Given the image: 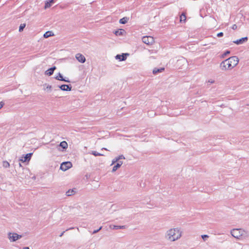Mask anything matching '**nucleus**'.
Segmentation results:
<instances>
[{"mask_svg":"<svg viewBox=\"0 0 249 249\" xmlns=\"http://www.w3.org/2000/svg\"><path fill=\"white\" fill-rule=\"evenodd\" d=\"M142 42L147 45L152 44L154 42V39L151 36H143L142 38Z\"/></svg>","mask_w":249,"mask_h":249,"instance_id":"nucleus-6","label":"nucleus"},{"mask_svg":"<svg viewBox=\"0 0 249 249\" xmlns=\"http://www.w3.org/2000/svg\"><path fill=\"white\" fill-rule=\"evenodd\" d=\"M54 35L52 31H47L43 35L44 38H48L50 36H52Z\"/></svg>","mask_w":249,"mask_h":249,"instance_id":"nucleus-18","label":"nucleus"},{"mask_svg":"<svg viewBox=\"0 0 249 249\" xmlns=\"http://www.w3.org/2000/svg\"><path fill=\"white\" fill-rule=\"evenodd\" d=\"M125 228V226L110 225V228L113 230L123 229Z\"/></svg>","mask_w":249,"mask_h":249,"instance_id":"nucleus-15","label":"nucleus"},{"mask_svg":"<svg viewBox=\"0 0 249 249\" xmlns=\"http://www.w3.org/2000/svg\"><path fill=\"white\" fill-rule=\"evenodd\" d=\"M209 82L211 83H214V80H212V79H211V80H209L208 81Z\"/></svg>","mask_w":249,"mask_h":249,"instance_id":"nucleus-37","label":"nucleus"},{"mask_svg":"<svg viewBox=\"0 0 249 249\" xmlns=\"http://www.w3.org/2000/svg\"><path fill=\"white\" fill-rule=\"evenodd\" d=\"M120 164H116L115 165H114L112 168V171L113 172H115L119 168H120Z\"/></svg>","mask_w":249,"mask_h":249,"instance_id":"nucleus-24","label":"nucleus"},{"mask_svg":"<svg viewBox=\"0 0 249 249\" xmlns=\"http://www.w3.org/2000/svg\"><path fill=\"white\" fill-rule=\"evenodd\" d=\"M59 146L63 149H66L68 147V143L66 141H63L60 143Z\"/></svg>","mask_w":249,"mask_h":249,"instance_id":"nucleus-19","label":"nucleus"},{"mask_svg":"<svg viewBox=\"0 0 249 249\" xmlns=\"http://www.w3.org/2000/svg\"><path fill=\"white\" fill-rule=\"evenodd\" d=\"M3 165L4 167L7 168L9 167L10 164L7 161H4L3 163Z\"/></svg>","mask_w":249,"mask_h":249,"instance_id":"nucleus-27","label":"nucleus"},{"mask_svg":"<svg viewBox=\"0 0 249 249\" xmlns=\"http://www.w3.org/2000/svg\"><path fill=\"white\" fill-rule=\"evenodd\" d=\"M118 160H119L121 159H125L123 155H120L118 157H117Z\"/></svg>","mask_w":249,"mask_h":249,"instance_id":"nucleus-31","label":"nucleus"},{"mask_svg":"<svg viewBox=\"0 0 249 249\" xmlns=\"http://www.w3.org/2000/svg\"><path fill=\"white\" fill-rule=\"evenodd\" d=\"M223 36V33L222 32H220L217 34V37H221Z\"/></svg>","mask_w":249,"mask_h":249,"instance_id":"nucleus-32","label":"nucleus"},{"mask_svg":"<svg viewBox=\"0 0 249 249\" xmlns=\"http://www.w3.org/2000/svg\"><path fill=\"white\" fill-rule=\"evenodd\" d=\"M25 26L26 24L25 23L21 24L19 28V32H22L25 27Z\"/></svg>","mask_w":249,"mask_h":249,"instance_id":"nucleus-25","label":"nucleus"},{"mask_svg":"<svg viewBox=\"0 0 249 249\" xmlns=\"http://www.w3.org/2000/svg\"><path fill=\"white\" fill-rule=\"evenodd\" d=\"M244 232V230L241 229H235L231 231V233L234 238L239 239L243 235Z\"/></svg>","mask_w":249,"mask_h":249,"instance_id":"nucleus-3","label":"nucleus"},{"mask_svg":"<svg viewBox=\"0 0 249 249\" xmlns=\"http://www.w3.org/2000/svg\"><path fill=\"white\" fill-rule=\"evenodd\" d=\"M52 86H50V85H47L46 87V89H47V90H51L52 89Z\"/></svg>","mask_w":249,"mask_h":249,"instance_id":"nucleus-33","label":"nucleus"},{"mask_svg":"<svg viewBox=\"0 0 249 249\" xmlns=\"http://www.w3.org/2000/svg\"><path fill=\"white\" fill-rule=\"evenodd\" d=\"M65 231H63L61 234L60 235H59L60 237H62L63 236V235L64 234Z\"/></svg>","mask_w":249,"mask_h":249,"instance_id":"nucleus-38","label":"nucleus"},{"mask_svg":"<svg viewBox=\"0 0 249 249\" xmlns=\"http://www.w3.org/2000/svg\"><path fill=\"white\" fill-rule=\"evenodd\" d=\"M72 165L71 162L70 161H66L63 162L62 163H61L60 165V169L62 171H66L68 169L71 168L72 167Z\"/></svg>","mask_w":249,"mask_h":249,"instance_id":"nucleus-5","label":"nucleus"},{"mask_svg":"<svg viewBox=\"0 0 249 249\" xmlns=\"http://www.w3.org/2000/svg\"><path fill=\"white\" fill-rule=\"evenodd\" d=\"M125 31L124 30V29H118V30L117 31H115V32H114V34H115V35H116L117 36H122L124 35V34L125 33Z\"/></svg>","mask_w":249,"mask_h":249,"instance_id":"nucleus-14","label":"nucleus"},{"mask_svg":"<svg viewBox=\"0 0 249 249\" xmlns=\"http://www.w3.org/2000/svg\"><path fill=\"white\" fill-rule=\"evenodd\" d=\"M75 58L79 62L81 63H84L86 61L85 57L81 53H77L75 55Z\"/></svg>","mask_w":249,"mask_h":249,"instance_id":"nucleus-7","label":"nucleus"},{"mask_svg":"<svg viewBox=\"0 0 249 249\" xmlns=\"http://www.w3.org/2000/svg\"><path fill=\"white\" fill-rule=\"evenodd\" d=\"M54 0H50L45 3V8H47L51 6V3L53 2Z\"/></svg>","mask_w":249,"mask_h":249,"instance_id":"nucleus-21","label":"nucleus"},{"mask_svg":"<svg viewBox=\"0 0 249 249\" xmlns=\"http://www.w3.org/2000/svg\"><path fill=\"white\" fill-rule=\"evenodd\" d=\"M55 69H56V67L55 66H53V67L50 68L49 69H48L46 71H45V74L46 75H47L51 76V75H52L53 74V71H54Z\"/></svg>","mask_w":249,"mask_h":249,"instance_id":"nucleus-12","label":"nucleus"},{"mask_svg":"<svg viewBox=\"0 0 249 249\" xmlns=\"http://www.w3.org/2000/svg\"><path fill=\"white\" fill-rule=\"evenodd\" d=\"M118 160L117 159V157H116L115 158H114L112 161V163L111 165H113L114 164L115 162H117Z\"/></svg>","mask_w":249,"mask_h":249,"instance_id":"nucleus-30","label":"nucleus"},{"mask_svg":"<svg viewBox=\"0 0 249 249\" xmlns=\"http://www.w3.org/2000/svg\"><path fill=\"white\" fill-rule=\"evenodd\" d=\"M91 154H92V155H93L94 156H104V155H103V154H101V153H98V152H96V151H92Z\"/></svg>","mask_w":249,"mask_h":249,"instance_id":"nucleus-23","label":"nucleus"},{"mask_svg":"<svg viewBox=\"0 0 249 249\" xmlns=\"http://www.w3.org/2000/svg\"><path fill=\"white\" fill-rule=\"evenodd\" d=\"M128 53H122V54H117L115 56L116 59H118L120 61H124L126 59V56L128 55Z\"/></svg>","mask_w":249,"mask_h":249,"instance_id":"nucleus-8","label":"nucleus"},{"mask_svg":"<svg viewBox=\"0 0 249 249\" xmlns=\"http://www.w3.org/2000/svg\"><path fill=\"white\" fill-rule=\"evenodd\" d=\"M186 16L184 13H182V14L180 16V22L182 21H185L186 20Z\"/></svg>","mask_w":249,"mask_h":249,"instance_id":"nucleus-22","label":"nucleus"},{"mask_svg":"<svg viewBox=\"0 0 249 249\" xmlns=\"http://www.w3.org/2000/svg\"><path fill=\"white\" fill-rule=\"evenodd\" d=\"M182 231L179 228H172L166 231L165 237L170 241L174 242L180 238Z\"/></svg>","mask_w":249,"mask_h":249,"instance_id":"nucleus-2","label":"nucleus"},{"mask_svg":"<svg viewBox=\"0 0 249 249\" xmlns=\"http://www.w3.org/2000/svg\"><path fill=\"white\" fill-rule=\"evenodd\" d=\"M201 237L203 239V240L205 241L206 239L209 237V236L208 235L204 234V235H202Z\"/></svg>","mask_w":249,"mask_h":249,"instance_id":"nucleus-29","label":"nucleus"},{"mask_svg":"<svg viewBox=\"0 0 249 249\" xmlns=\"http://www.w3.org/2000/svg\"><path fill=\"white\" fill-rule=\"evenodd\" d=\"M237 28V26L236 24H233L232 26V29L233 30H236Z\"/></svg>","mask_w":249,"mask_h":249,"instance_id":"nucleus-34","label":"nucleus"},{"mask_svg":"<svg viewBox=\"0 0 249 249\" xmlns=\"http://www.w3.org/2000/svg\"><path fill=\"white\" fill-rule=\"evenodd\" d=\"M19 165L20 166H21V164L20 163H19Z\"/></svg>","mask_w":249,"mask_h":249,"instance_id":"nucleus-42","label":"nucleus"},{"mask_svg":"<svg viewBox=\"0 0 249 249\" xmlns=\"http://www.w3.org/2000/svg\"><path fill=\"white\" fill-rule=\"evenodd\" d=\"M239 63V59L237 56H231L228 59L222 61L220 64V68L222 71L231 70L237 65Z\"/></svg>","mask_w":249,"mask_h":249,"instance_id":"nucleus-1","label":"nucleus"},{"mask_svg":"<svg viewBox=\"0 0 249 249\" xmlns=\"http://www.w3.org/2000/svg\"><path fill=\"white\" fill-rule=\"evenodd\" d=\"M102 149H105V150H107V148H102Z\"/></svg>","mask_w":249,"mask_h":249,"instance_id":"nucleus-41","label":"nucleus"},{"mask_svg":"<svg viewBox=\"0 0 249 249\" xmlns=\"http://www.w3.org/2000/svg\"><path fill=\"white\" fill-rule=\"evenodd\" d=\"M59 88L63 91H71V86L68 85H62L59 86Z\"/></svg>","mask_w":249,"mask_h":249,"instance_id":"nucleus-10","label":"nucleus"},{"mask_svg":"<svg viewBox=\"0 0 249 249\" xmlns=\"http://www.w3.org/2000/svg\"><path fill=\"white\" fill-rule=\"evenodd\" d=\"M22 236L15 232H9L8 233V238L10 242H15L21 238Z\"/></svg>","mask_w":249,"mask_h":249,"instance_id":"nucleus-4","label":"nucleus"},{"mask_svg":"<svg viewBox=\"0 0 249 249\" xmlns=\"http://www.w3.org/2000/svg\"><path fill=\"white\" fill-rule=\"evenodd\" d=\"M75 193H76V190L75 189H70L67 192H66V195L67 196H71L72 195H74L75 194Z\"/></svg>","mask_w":249,"mask_h":249,"instance_id":"nucleus-16","label":"nucleus"},{"mask_svg":"<svg viewBox=\"0 0 249 249\" xmlns=\"http://www.w3.org/2000/svg\"><path fill=\"white\" fill-rule=\"evenodd\" d=\"M164 70V68H161L160 69L155 68L153 70V73L154 74H156L159 72H161L163 71Z\"/></svg>","mask_w":249,"mask_h":249,"instance_id":"nucleus-17","label":"nucleus"},{"mask_svg":"<svg viewBox=\"0 0 249 249\" xmlns=\"http://www.w3.org/2000/svg\"><path fill=\"white\" fill-rule=\"evenodd\" d=\"M117 162H118V163L117 164H120V166L121 167V166L123 164V161H120V160H119Z\"/></svg>","mask_w":249,"mask_h":249,"instance_id":"nucleus-35","label":"nucleus"},{"mask_svg":"<svg viewBox=\"0 0 249 249\" xmlns=\"http://www.w3.org/2000/svg\"><path fill=\"white\" fill-rule=\"evenodd\" d=\"M23 249H30L29 247H24Z\"/></svg>","mask_w":249,"mask_h":249,"instance_id":"nucleus-40","label":"nucleus"},{"mask_svg":"<svg viewBox=\"0 0 249 249\" xmlns=\"http://www.w3.org/2000/svg\"><path fill=\"white\" fill-rule=\"evenodd\" d=\"M73 229H74V228H73V227L70 228H69V229H67V230H66V231H67Z\"/></svg>","mask_w":249,"mask_h":249,"instance_id":"nucleus-39","label":"nucleus"},{"mask_svg":"<svg viewBox=\"0 0 249 249\" xmlns=\"http://www.w3.org/2000/svg\"><path fill=\"white\" fill-rule=\"evenodd\" d=\"M32 155V153L27 154L24 157H22V159L20 160L23 162L29 161L31 160Z\"/></svg>","mask_w":249,"mask_h":249,"instance_id":"nucleus-9","label":"nucleus"},{"mask_svg":"<svg viewBox=\"0 0 249 249\" xmlns=\"http://www.w3.org/2000/svg\"><path fill=\"white\" fill-rule=\"evenodd\" d=\"M102 227L101 226L98 229L93 231L92 232V234L96 233L99 231H100L102 229Z\"/></svg>","mask_w":249,"mask_h":249,"instance_id":"nucleus-28","label":"nucleus"},{"mask_svg":"<svg viewBox=\"0 0 249 249\" xmlns=\"http://www.w3.org/2000/svg\"><path fill=\"white\" fill-rule=\"evenodd\" d=\"M128 20V18L127 17H124L120 19L119 22L121 24H125Z\"/></svg>","mask_w":249,"mask_h":249,"instance_id":"nucleus-20","label":"nucleus"},{"mask_svg":"<svg viewBox=\"0 0 249 249\" xmlns=\"http://www.w3.org/2000/svg\"><path fill=\"white\" fill-rule=\"evenodd\" d=\"M230 53V51H226L222 55V57L224 58L226 55Z\"/></svg>","mask_w":249,"mask_h":249,"instance_id":"nucleus-26","label":"nucleus"},{"mask_svg":"<svg viewBox=\"0 0 249 249\" xmlns=\"http://www.w3.org/2000/svg\"><path fill=\"white\" fill-rule=\"evenodd\" d=\"M55 79L58 80L65 81L66 82H70L69 80H66L65 78H63L62 75L60 73L58 74V75L55 77Z\"/></svg>","mask_w":249,"mask_h":249,"instance_id":"nucleus-13","label":"nucleus"},{"mask_svg":"<svg viewBox=\"0 0 249 249\" xmlns=\"http://www.w3.org/2000/svg\"><path fill=\"white\" fill-rule=\"evenodd\" d=\"M3 105H4V104L3 102H0V109L3 107Z\"/></svg>","mask_w":249,"mask_h":249,"instance_id":"nucleus-36","label":"nucleus"},{"mask_svg":"<svg viewBox=\"0 0 249 249\" xmlns=\"http://www.w3.org/2000/svg\"><path fill=\"white\" fill-rule=\"evenodd\" d=\"M248 37H242L239 39H237L236 40L233 41V42L237 45L241 44L243 43L244 42L247 41L248 40Z\"/></svg>","mask_w":249,"mask_h":249,"instance_id":"nucleus-11","label":"nucleus"}]
</instances>
